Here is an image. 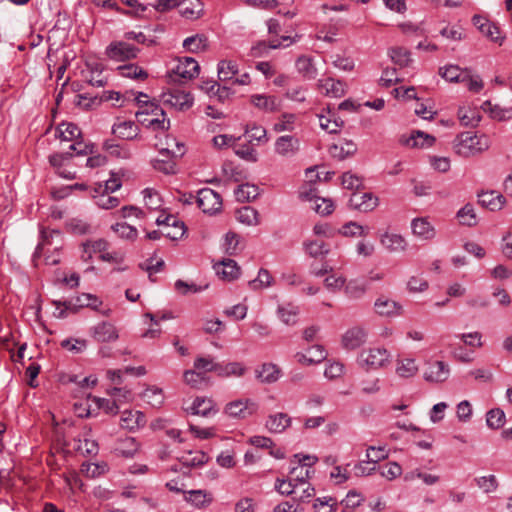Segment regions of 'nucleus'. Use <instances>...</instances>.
Here are the masks:
<instances>
[{
	"instance_id": "nucleus-46",
	"label": "nucleus",
	"mask_w": 512,
	"mask_h": 512,
	"mask_svg": "<svg viewBox=\"0 0 512 512\" xmlns=\"http://www.w3.org/2000/svg\"><path fill=\"white\" fill-rule=\"evenodd\" d=\"M272 276L267 269L261 268L255 279L248 282L252 290H261L272 285Z\"/></svg>"
},
{
	"instance_id": "nucleus-24",
	"label": "nucleus",
	"mask_w": 512,
	"mask_h": 512,
	"mask_svg": "<svg viewBox=\"0 0 512 512\" xmlns=\"http://www.w3.org/2000/svg\"><path fill=\"white\" fill-rule=\"evenodd\" d=\"M139 449V444L133 437L118 438L114 445V452L125 458L133 457Z\"/></svg>"
},
{
	"instance_id": "nucleus-13",
	"label": "nucleus",
	"mask_w": 512,
	"mask_h": 512,
	"mask_svg": "<svg viewBox=\"0 0 512 512\" xmlns=\"http://www.w3.org/2000/svg\"><path fill=\"white\" fill-rule=\"evenodd\" d=\"M450 375L448 364L443 361H434L428 364L425 372L424 379L428 382H444Z\"/></svg>"
},
{
	"instance_id": "nucleus-27",
	"label": "nucleus",
	"mask_w": 512,
	"mask_h": 512,
	"mask_svg": "<svg viewBox=\"0 0 512 512\" xmlns=\"http://www.w3.org/2000/svg\"><path fill=\"white\" fill-rule=\"evenodd\" d=\"M108 242L104 239H97L94 241H87L82 245V255L81 258L84 261H89L92 259L94 254L99 253V256L102 253H105L108 250Z\"/></svg>"
},
{
	"instance_id": "nucleus-18",
	"label": "nucleus",
	"mask_w": 512,
	"mask_h": 512,
	"mask_svg": "<svg viewBox=\"0 0 512 512\" xmlns=\"http://www.w3.org/2000/svg\"><path fill=\"white\" fill-rule=\"evenodd\" d=\"M216 274L225 281H233L240 275V267L233 259H223L219 263L214 264Z\"/></svg>"
},
{
	"instance_id": "nucleus-48",
	"label": "nucleus",
	"mask_w": 512,
	"mask_h": 512,
	"mask_svg": "<svg viewBox=\"0 0 512 512\" xmlns=\"http://www.w3.org/2000/svg\"><path fill=\"white\" fill-rule=\"evenodd\" d=\"M62 141H72L80 136L81 131L76 124L61 123L57 129Z\"/></svg>"
},
{
	"instance_id": "nucleus-21",
	"label": "nucleus",
	"mask_w": 512,
	"mask_h": 512,
	"mask_svg": "<svg viewBox=\"0 0 512 512\" xmlns=\"http://www.w3.org/2000/svg\"><path fill=\"white\" fill-rule=\"evenodd\" d=\"M478 202L490 211H499L503 208L506 199L496 191H486L478 194Z\"/></svg>"
},
{
	"instance_id": "nucleus-19",
	"label": "nucleus",
	"mask_w": 512,
	"mask_h": 512,
	"mask_svg": "<svg viewBox=\"0 0 512 512\" xmlns=\"http://www.w3.org/2000/svg\"><path fill=\"white\" fill-rule=\"evenodd\" d=\"M77 105L85 109H90L94 105L100 104L101 102H107L110 100L119 101L121 94L116 91H103L100 97H88L86 94L77 95Z\"/></svg>"
},
{
	"instance_id": "nucleus-57",
	"label": "nucleus",
	"mask_w": 512,
	"mask_h": 512,
	"mask_svg": "<svg viewBox=\"0 0 512 512\" xmlns=\"http://www.w3.org/2000/svg\"><path fill=\"white\" fill-rule=\"evenodd\" d=\"M194 368L201 373L219 371V363L214 362L212 357H197L194 361Z\"/></svg>"
},
{
	"instance_id": "nucleus-62",
	"label": "nucleus",
	"mask_w": 512,
	"mask_h": 512,
	"mask_svg": "<svg viewBox=\"0 0 512 512\" xmlns=\"http://www.w3.org/2000/svg\"><path fill=\"white\" fill-rule=\"evenodd\" d=\"M143 195H144V202H145V205L151 209V210H157L161 207L162 205V200L160 198V195L152 190V189H149V188H146L144 191H143Z\"/></svg>"
},
{
	"instance_id": "nucleus-61",
	"label": "nucleus",
	"mask_w": 512,
	"mask_h": 512,
	"mask_svg": "<svg viewBox=\"0 0 512 512\" xmlns=\"http://www.w3.org/2000/svg\"><path fill=\"white\" fill-rule=\"evenodd\" d=\"M106 470V464H97V463H83L81 466V472L89 477L96 478L102 475Z\"/></svg>"
},
{
	"instance_id": "nucleus-32",
	"label": "nucleus",
	"mask_w": 512,
	"mask_h": 512,
	"mask_svg": "<svg viewBox=\"0 0 512 512\" xmlns=\"http://www.w3.org/2000/svg\"><path fill=\"white\" fill-rule=\"evenodd\" d=\"M356 151L357 145L351 140H346L342 144H333L329 149L331 156L339 160L354 155Z\"/></svg>"
},
{
	"instance_id": "nucleus-2",
	"label": "nucleus",
	"mask_w": 512,
	"mask_h": 512,
	"mask_svg": "<svg viewBox=\"0 0 512 512\" xmlns=\"http://www.w3.org/2000/svg\"><path fill=\"white\" fill-rule=\"evenodd\" d=\"M54 236L60 237V232L55 230L51 231L49 236L46 231L41 232V241L38 243L32 256V261L35 266L38 265L37 261L42 255L45 256L44 261L46 265H57L60 263L61 257L59 246H55L51 254H47L50 251V246L52 245V239Z\"/></svg>"
},
{
	"instance_id": "nucleus-53",
	"label": "nucleus",
	"mask_w": 512,
	"mask_h": 512,
	"mask_svg": "<svg viewBox=\"0 0 512 512\" xmlns=\"http://www.w3.org/2000/svg\"><path fill=\"white\" fill-rule=\"evenodd\" d=\"M337 507L336 499L331 496L319 497L313 503L315 512H335Z\"/></svg>"
},
{
	"instance_id": "nucleus-40",
	"label": "nucleus",
	"mask_w": 512,
	"mask_h": 512,
	"mask_svg": "<svg viewBox=\"0 0 512 512\" xmlns=\"http://www.w3.org/2000/svg\"><path fill=\"white\" fill-rule=\"evenodd\" d=\"M236 218L239 222L248 226H255L259 224L258 211L251 206H245L239 209L236 213Z\"/></svg>"
},
{
	"instance_id": "nucleus-15",
	"label": "nucleus",
	"mask_w": 512,
	"mask_h": 512,
	"mask_svg": "<svg viewBox=\"0 0 512 512\" xmlns=\"http://www.w3.org/2000/svg\"><path fill=\"white\" fill-rule=\"evenodd\" d=\"M327 352L322 345L316 344L311 346L305 353L298 352L295 354L297 362L303 365H313L324 361Z\"/></svg>"
},
{
	"instance_id": "nucleus-42",
	"label": "nucleus",
	"mask_w": 512,
	"mask_h": 512,
	"mask_svg": "<svg viewBox=\"0 0 512 512\" xmlns=\"http://www.w3.org/2000/svg\"><path fill=\"white\" fill-rule=\"evenodd\" d=\"M418 371V366L412 358H405L397 361L396 373L402 378L414 376Z\"/></svg>"
},
{
	"instance_id": "nucleus-30",
	"label": "nucleus",
	"mask_w": 512,
	"mask_h": 512,
	"mask_svg": "<svg viewBox=\"0 0 512 512\" xmlns=\"http://www.w3.org/2000/svg\"><path fill=\"white\" fill-rule=\"evenodd\" d=\"M277 315L285 325L293 326L298 321L299 307L291 303L279 305Z\"/></svg>"
},
{
	"instance_id": "nucleus-14",
	"label": "nucleus",
	"mask_w": 512,
	"mask_h": 512,
	"mask_svg": "<svg viewBox=\"0 0 512 512\" xmlns=\"http://www.w3.org/2000/svg\"><path fill=\"white\" fill-rule=\"evenodd\" d=\"M367 340V333L362 327H352L342 336V345L345 349L354 350L361 347Z\"/></svg>"
},
{
	"instance_id": "nucleus-36",
	"label": "nucleus",
	"mask_w": 512,
	"mask_h": 512,
	"mask_svg": "<svg viewBox=\"0 0 512 512\" xmlns=\"http://www.w3.org/2000/svg\"><path fill=\"white\" fill-rule=\"evenodd\" d=\"M217 70L218 78L222 82L233 80L234 76L239 72L237 63L231 60H221L218 63Z\"/></svg>"
},
{
	"instance_id": "nucleus-28",
	"label": "nucleus",
	"mask_w": 512,
	"mask_h": 512,
	"mask_svg": "<svg viewBox=\"0 0 512 512\" xmlns=\"http://www.w3.org/2000/svg\"><path fill=\"white\" fill-rule=\"evenodd\" d=\"M281 376V370L273 363H264L256 370V378L262 383H274Z\"/></svg>"
},
{
	"instance_id": "nucleus-45",
	"label": "nucleus",
	"mask_w": 512,
	"mask_h": 512,
	"mask_svg": "<svg viewBox=\"0 0 512 512\" xmlns=\"http://www.w3.org/2000/svg\"><path fill=\"white\" fill-rule=\"evenodd\" d=\"M391 60L399 67H407L411 62L410 52L402 47H394L389 50Z\"/></svg>"
},
{
	"instance_id": "nucleus-31",
	"label": "nucleus",
	"mask_w": 512,
	"mask_h": 512,
	"mask_svg": "<svg viewBox=\"0 0 512 512\" xmlns=\"http://www.w3.org/2000/svg\"><path fill=\"white\" fill-rule=\"evenodd\" d=\"M183 47L191 53H199L208 48V38L204 34H195L183 41Z\"/></svg>"
},
{
	"instance_id": "nucleus-58",
	"label": "nucleus",
	"mask_w": 512,
	"mask_h": 512,
	"mask_svg": "<svg viewBox=\"0 0 512 512\" xmlns=\"http://www.w3.org/2000/svg\"><path fill=\"white\" fill-rule=\"evenodd\" d=\"M112 229L115 233H117L121 238L126 240H135L138 236V231L135 227L122 222V223H116L112 226Z\"/></svg>"
},
{
	"instance_id": "nucleus-56",
	"label": "nucleus",
	"mask_w": 512,
	"mask_h": 512,
	"mask_svg": "<svg viewBox=\"0 0 512 512\" xmlns=\"http://www.w3.org/2000/svg\"><path fill=\"white\" fill-rule=\"evenodd\" d=\"M458 116L464 126H476L480 121V115L476 110L465 107L459 108Z\"/></svg>"
},
{
	"instance_id": "nucleus-44",
	"label": "nucleus",
	"mask_w": 512,
	"mask_h": 512,
	"mask_svg": "<svg viewBox=\"0 0 512 512\" xmlns=\"http://www.w3.org/2000/svg\"><path fill=\"white\" fill-rule=\"evenodd\" d=\"M457 218L459 219L460 224L472 227L477 224V216L474 211V207L472 204L467 203L464 205L458 212Z\"/></svg>"
},
{
	"instance_id": "nucleus-5",
	"label": "nucleus",
	"mask_w": 512,
	"mask_h": 512,
	"mask_svg": "<svg viewBox=\"0 0 512 512\" xmlns=\"http://www.w3.org/2000/svg\"><path fill=\"white\" fill-rule=\"evenodd\" d=\"M196 203L207 214H215L222 208L221 196L210 188H202L198 191Z\"/></svg>"
},
{
	"instance_id": "nucleus-41",
	"label": "nucleus",
	"mask_w": 512,
	"mask_h": 512,
	"mask_svg": "<svg viewBox=\"0 0 512 512\" xmlns=\"http://www.w3.org/2000/svg\"><path fill=\"white\" fill-rule=\"evenodd\" d=\"M187 494L185 500L197 508L207 507L212 502V498L204 490H190Z\"/></svg>"
},
{
	"instance_id": "nucleus-20",
	"label": "nucleus",
	"mask_w": 512,
	"mask_h": 512,
	"mask_svg": "<svg viewBox=\"0 0 512 512\" xmlns=\"http://www.w3.org/2000/svg\"><path fill=\"white\" fill-rule=\"evenodd\" d=\"M299 150V140L295 136L285 135L277 138L275 152L281 156H292Z\"/></svg>"
},
{
	"instance_id": "nucleus-11",
	"label": "nucleus",
	"mask_w": 512,
	"mask_h": 512,
	"mask_svg": "<svg viewBox=\"0 0 512 512\" xmlns=\"http://www.w3.org/2000/svg\"><path fill=\"white\" fill-rule=\"evenodd\" d=\"M104 65L100 62L86 63V70L83 76L85 81L93 87H104L107 84V78L103 76Z\"/></svg>"
},
{
	"instance_id": "nucleus-37",
	"label": "nucleus",
	"mask_w": 512,
	"mask_h": 512,
	"mask_svg": "<svg viewBox=\"0 0 512 512\" xmlns=\"http://www.w3.org/2000/svg\"><path fill=\"white\" fill-rule=\"evenodd\" d=\"M435 142V137L426 134L422 131H414L411 137L407 140V145L414 148H428L431 147Z\"/></svg>"
},
{
	"instance_id": "nucleus-54",
	"label": "nucleus",
	"mask_w": 512,
	"mask_h": 512,
	"mask_svg": "<svg viewBox=\"0 0 512 512\" xmlns=\"http://www.w3.org/2000/svg\"><path fill=\"white\" fill-rule=\"evenodd\" d=\"M486 423L487 426L491 429H499L505 423V413L500 408H494L487 412L486 414Z\"/></svg>"
},
{
	"instance_id": "nucleus-10",
	"label": "nucleus",
	"mask_w": 512,
	"mask_h": 512,
	"mask_svg": "<svg viewBox=\"0 0 512 512\" xmlns=\"http://www.w3.org/2000/svg\"><path fill=\"white\" fill-rule=\"evenodd\" d=\"M378 204V197L370 192L353 193L349 199V206L361 212L373 211Z\"/></svg>"
},
{
	"instance_id": "nucleus-35",
	"label": "nucleus",
	"mask_w": 512,
	"mask_h": 512,
	"mask_svg": "<svg viewBox=\"0 0 512 512\" xmlns=\"http://www.w3.org/2000/svg\"><path fill=\"white\" fill-rule=\"evenodd\" d=\"M321 87L325 90V94L330 97L340 98L345 92V83L340 80H335L333 78H327L321 80Z\"/></svg>"
},
{
	"instance_id": "nucleus-47",
	"label": "nucleus",
	"mask_w": 512,
	"mask_h": 512,
	"mask_svg": "<svg viewBox=\"0 0 512 512\" xmlns=\"http://www.w3.org/2000/svg\"><path fill=\"white\" fill-rule=\"evenodd\" d=\"M103 149L113 157L128 159L130 157V151L127 148L122 147L114 140H105L103 142Z\"/></svg>"
},
{
	"instance_id": "nucleus-9",
	"label": "nucleus",
	"mask_w": 512,
	"mask_h": 512,
	"mask_svg": "<svg viewBox=\"0 0 512 512\" xmlns=\"http://www.w3.org/2000/svg\"><path fill=\"white\" fill-rule=\"evenodd\" d=\"M250 103L263 113H275L281 109V100L274 95L253 94Z\"/></svg>"
},
{
	"instance_id": "nucleus-6",
	"label": "nucleus",
	"mask_w": 512,
	"mask_h": 512,
	"mask_svg": "<svg viewBox=\"0 0 512 512\" xmlns=\"http://www.w3.org/2000/svg\"><path fill=\"white\" fill-rule=\"evenodd\" d=\"M389 353L384 348H369L362 350L358 356V363L367 369H377L388 361Z\"/></svg>"
},
{
	"instance_id": "nucleus-39",
	"label": "nucleus",
	"mask_w": 512,
	"mask_h": 512,
	"mask_svg": "<svg viewBox=\"0 0 512 512\" xmlns=\"http://www.w3.org/2000/svg\"><path fill=\"white\" fill-rule=\"evenodd\" d=\"M467 69L462 70L457 65H448L439 69V74L449 82H464Z\"/></svg>"
},
{
	"instance_id": "nucleus-43",
	"label": "nucleus",
	"mask_w": 512,
	"mask_h": 512,
	"mask_svg": "<svg viewBox=\"0 0 512 512\" xmlns=\"http://www.w3.org/2000/svg\"><path fill=\"white\" fill-rule=\"evenodd\" d=\"M235 195L238 201L249 202L259 195V189L256 185L246 183L237 187Z\"/></svg>"
},
{
	"instance_id": "nucleus-17",
	"label": "nucleus",
	"mask_w": 512,
	"mask_h": 512,
	"mask_svg": "<svg viewBox=\"0 0 512 512\" xmlns=\"http://www.w3.org/2000/svg\"><path fill=\"white\" fill-rule=\"evenodd\" d=\"M163 102L178 110H186L192 106L193 97L190 93L181 90H173L163 95Z\"/></svg>"
},
{
	"instance_id": "nucleus-64",
	"label": "nucleus",
	"mask_w": 512,
	"mask_h": 512,
	"mask_svg": "<svg viewBox=\"0 0 512 512\" xmlns=\"http://www.w3.org/2000/svg\"><path fill=\"white\" fill-rule=\"evenodd\" d=\"M365 291V284L357 280H352L345 286V293L351 298H359L365 293Z\"/></svg>"
},
{
	"instance_id": "nucleus-25",
	"label": "nucleus",
	"mask_w": 512,
	"mask_h": 512,
	"mask_svg": "<svg viewBox=\"0 0 512 512\" xmlns=\"http://www.w3.org/2000/svg\"><path fill=\"white\" fill-rule=\"evenodd\" d=\"M291 417L286 413L269 415L266 421V428L271 433H282L291 425Z\"/></svg>"
},
{
	"instance_id": "nucleus-52",
	"label": "nucleus",
	"mask_w": 512,
	"mask_h": 512,
	"mask_svg": "<svg viewBox=\"0 0 512 512\" xmlns=\"http://www.w3.org/2000/svg\"><path fill=\"white\" fill-rule=\"evenodd\" d=\"M118 71L121 76L127 78L144 80L148 77L147 72L135 64L119 66Z\"/></svg>"
},
{
	"instance_id": "nucleus-49",
	"label": "nucleus",
	"mask_w": 512,
	"mask_h": 512,
	"mask_svg": "<svg viewBox=\"0 0 512 512\" xmlns=\"http://www.w3.org/2000/svg\"><path fill=\"white\" fill-rule=\"evenodd\" d=\"M297 71L308 79L316 77V69L312 63V59L306 56H300L296 61Z\"/></svg>"
},
{
	"instance_id": "nucleus-7",
	"label": "nucleus",
	"mask_w": 512,
	"mask_h": 512,
	"mask_svg": "<svg viewBox=\"0 0 512 512\" xmlns=\"http://www.w3.org/2000/svg\"><path fill=\"white\" fill-rule=\"evenodd\" d=\"M91 337L101 343L115 342L119 338V332L116 326L108 321H101L89 330Z\"/></svg>"
},
{
	"instance_id": "nucleus-34",
	"label": "nucleus",
	"mask_w": 512,
	"mask_h": 512,
	"mask_svg": "<svg viewBox=\"0 0 512 512\" xmlns=\"http://www.w3.org/2000/svg\"><path fill=\"white\" fill-rule=\"evenodd\" d=\"M112 133L121 139H133L137 136V127L132 121H122L112 126Z\"/></svg>"
},
{
	"instance_id": "nucleus-3",
	"label": "nucleus",
	"mask_w": 512,
	"mask_h": 512,
	"mask_svg": "<svg viewBox=\"0 0 512 512\" xmlns=\"http://www.w3.org/2000/svg\"><path fill=\"white\" fill-rule=\"evenodd\" d=\"M258 405L251 399H237L228 402L224 414L233 419H246L256 413Z\"/></svg>"
},
{
	"instance_id": "nucleus-38",
	"label": "nucleus",
	"mask_w": 512,
	"mask_h": 512,
	"mask_svg": "<svg viewBox=\"0 0 512 512\" xmlns=\"http://www.w3.org/2000/svg\"><path fill=\"white\" fill-rule=\"evenodd\" d=\"M179 461L186 467L192 468L202 466L208 461V456L203 451H188L186 454L179 458Z\"/></svg>"
},
{
	"instance_id": "nucleus-16",
	"label": "nucleus",
	"mask_w": 512,
	"mask_h": 512,
	"mask_svg": "<svg viewBox=\"0 0 512 512\" xmlns=\"http://www.w3.org/2000/svg\"><path fill=\"white\" fill-rule=\"evenodd\" d=\"M413 234L425 241L433 240L436 237V229L426 217L414 218L411 222Z\"/></svg>"
},
{
	"instance_id": "nucleus-8",
	"label": "nucleus",
	"mask_w": 512,
	"mask_h": 512,
	"mask_svg": "<svg viewBox=\"0 0 512 512\" xmlns=\"http://www.w3.org/2000/svg\"><path fill=\"white\" fill-rule=\"evenodd\" d=\"M176 147L177 151L161 150L160 155L163 158L154 160L153 167L165 174L175 173V162L172 160V157H181L184 154L183 144L177 143Z\"/></svg>"
},
{
	"instance_id": "nucleus-51",
	"label": "nucleus",
	"mask_w": 512,
	"mask_h": 512,
	"mask_svg": "<svg viewBox=\"0 0 512 512\" xmlns=\"http://www.w3.org/2000/svg\"><path fill=\"white\" fill-rule=\"evenodd\" d=\"M246 371L244 365L240 362H230L225 365L219 364L218 375L222 377L242 376Z\"/></svg>"
},
{
	"instance_id": "nucleus-12",
	"label": "nucleus",
	"mask_w": 512,
	"mask_h": 512,
	"mask_svg": "<svg viewBox=\"0 0 512 512\" xmlns=\"http://www.w3.org/2000/svg\"><path fill=\"white\" fill-rule=\"evenodd\" d=\"M199 69V64L195 59L184 57L173 68V73L180 79L191 80L199 74Z\"/></svg>"
},
{
	"instance_id": "nucleus-59",
	"label": "nucleus",
	"mask_w": 512,
	"mask_h": 512,
	"mask_svg": "<svg viewBox=\"0 0 512 512\" xmlns=\"http://www.w3.org/2000/svg\"><path fill=\"white\" fill-rule=\"evenodd\" d=\"M295 115L291 113H284L274 124L273 129L276 132L292 131L294 128Z\"/></svg>"
},
{
	"instance_id": "nucleus-22",
	"label": "nucleus",
	"mask_w": 512,
	"mask_h": 512,
	"mask_svg": "<svg viewBox=\"0 0 512 512\" xmlns=\"http://www.w3.org/2000/svg\"><path fill=\"white\" fill-rule=\"evenodd\" d=\"M187 412L192 415H199L202 417H208L217 413L215 409V403L212 399L197 397L193 401L192 405L187 408Z\"/></svg>"
},
{
	"instance_id": "nucleus-55",
	"label": "nucleus",
	"mask_w": 512,
	"mask_h": 512,
	"mask_svg": "<svg viewBox=\"0 0 512 512\" xmlns=\"http://www.w3.org/2000/svg\"><path fill=\"white\" fill-rule=\"evenodd\" d=\"M476 485L484 493H492L498 489L499 483L495 475L481 476L474 479Z\"/></svg>"
},
{
	"instance_id": "nucleus-63",
	"label": "nucleus",
	"mask_w": 512,
	"mask_h": 512,
	"mask_svg": "<svg viewBox=\"0 0 512 512\" xmlns=\"http://www.w3.org/2000/svg\"><path fill=\"white\" fill-rule=\"evenodd\" d=\"M61 347L78 354L87 348V341L85 339H64L61 342Z\"/></svg>"
},
{
	"instance_id": "nucleus-60",
	"label": "nucleus",
	"mask_w": 512,
	"mask_h": 512,
	"mask_svg": "<svg viewBox=\"0 0 512 512\" xmlns=\"http://www.w3.org/2000/svg\"><path fill=\"white\" fill-rule=\"evenodd\" d=\"M340 233L346 237L366 236L367 234L365 228L362 225L353 221L345 223L341 227Z\"/></svg>"
},
{
	"instance_id": "nucleus-23",
	"label": "nucleus",
	"mask_w": 512,
	"mask_h": 512,
	"mask_svg": "<svg viewBox=\"0 0 512 512\" xmlns=\"http://www.w3.org/2000/svg\"><path fill=\"white\" fill-rule=\"evenodd\" d=\"M374 306L376 313L380 316L395 317L403 312V308L399 303L384 297L378 298Z\"/></svg>"
},
{
	"instance_id": "nucleus-1",
	"label": "nucleus",
	"mask_w": 512,
	"mask_h": 512,
	"mask_svg": "<svg viewBox=\"0 0 512 512\" xmlns=\"http://www.w3.org/2000/svg\"><path fill=\"white\" fill-rule=\"evenodd\" d=\"M490 140L486 135H476L471 131L458 134L453 142V149L461 157H471L486 151Z\"/></svg>"
},
{
	"instance_id": "nucleus-4",
	"label": "nucleus",
	"mask_w": 512,
	"mask_h": 512,
	"mask_svg": "<svg viewBox=\"0 0 512 512\" xmlns=\"http://www.w3.org/2000/svg\"><path fill=\"white\" fill-rule=\"evenodd\" d=\"M139 49L124 41H113L105 50L106 56L117 62L131 60L137 57Z\"/></svg>"
},
{
	"instance_id": "nucleus-33",
	"label": "nucleus",
	"mask_w": 512,
	"mask_h": 512,
	"mask_svg": "<svg viewBox=\"0 0 512 512\" xmlns=\"http://www.w3.org/2000/svg\"><path fill=\"white\" fill-rule=\"evenodd\" d=\"M145 423V416L140 411H124L121 416V426L133 430Z\"/></svg>"
},
{
	"instance_id": "nucleus-50",
	"label": "nucleus",
	"mask_w": 512,
	"mask_h": 512,
	"mask_svg": "<svg viewBox=\"0 0 512 512\" xmlns=\"http://www.w3.org/2000/svg\"><path fill=\"white\" fill-rule=\"evenodd\" d=\"M388 451L385 446H369L366 449L367 463L376 466L378 462L388 458Z\"/></svg>"
},
{
	"instance_id": "nucleus-26",
	"label": "nucleus",
	"mask_w": 512,
	"mask_h": 512,
	"mask_svg": "<svg viewBox=\"0 0 512 512\" xmlns=\"http://www.w3.org/2000/svg\"><path fill=\"white\" fill-rule=\"evenodd\" d=\"M380 242L390 252H402L407 247L404 237L396 233L385 232L381 235Z\"/></svg>"
},
{
	"instance_id": "nucleus-29",
	"label": "nucleus",
	"mask_w": 512,
	"mask_h": 512,
	"mask_svg": "<svg viewBox=\"0 0 512 512\" xmlns=\"http://www.w3.org/2000/svg\"><path fill=\"white\" fill-rule=\"evenodd\" d=\"M180 14L190 20L201 16L203 5L200 0H183L178 4Z\"/></svg>"
}]
</instances>
